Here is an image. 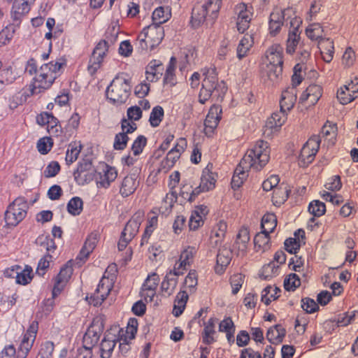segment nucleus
<instances>
[{
	"mask_svg": "<svg viewBox=\"0 0 358 358\" xmlns=\"http://www.w3.org/2000/svg\"><path fill=\"white\" fill-rule=\"evenodd\" d=\"M142 34L147 37L151 49H154L162 41L164 36V29L160 25L151 24L145 27Z\"/></svg>",
	"mask_w": 358,
	"mask_h": 358,
	"instance_id": "11",
	"label": "nucleus"
},
{
	"mask_svg": "<svg viewBox=\"0 0 358 358\" xmlns=\"http://www.w3.org/2000/svg\"><path fill=\"white\" fill-rule=\"evenodd\" d=\"M103 281L104 279L101 280L96 289V292L90 297L89 303L94 306L101 304L109 292L110 289L108 286L104 287Z\"/></svg>",
	"mask_w": 358,
	"mask_h": 358,
	"instance_id": "25",
	"label": "nucleus"
},
{
	"mask_svg": "<svg viewBox=\"0 0 358 358\" xmlns=\"http://www.w3.org/2000/svg\"><path fill=\"white\" fill-rule=\"evenodd\" d=\"M50 141V138H41L37 143L38 152L43 155L47 154L52 147V143Z\"/></svg>",
	"mask_w": 358,
	"mask_h": 358,
	"instance_id": "62",
	"label": "nucleus"
},
{
	"mask_svg": "<svg viewBox=\"0 0 358 358\" xmlns=\"http://www.w3.org/2000/svg\"><path fill=\"white\" fill-rule=\"evenodd\" d=\"M269 159L270 149L268 143L264 141H257L252 149L247 151L236 168L231 179V187L239 188L247 178V172L250 169L260 171L268 162Z\"/></svg>",
	"mask_w": 358,
	"mask_h": 358,
	"instance_id": "1",
	"label": "nucleus"
},
{
	"mask_svg": "<svg viewBox=\"0 0 358 358\" xmlns=\"http://www.w3.org/2000/svg\"><path fill=\"white\" fill-rule=\"evenodd\" d=\"M96 175V171L89 159H82L78 163L77 169L73 172L75 180L82 185L93 180Z\"/></svg>",
	"mask_w": 358,
	"mask_h": 358,
	"instance_id": "5",
	"label": "nucleus"
},
{
	"mask_svg": "<svg viewBox=\"0 0 358 358\" xmlns=\"http://www.w3.org/2000/svg\"><path fill=\"white\" fill-rule=\"evenodd\" d=\"M283 48L279 44L271 46L266 52V57L269 64H278L282 66Z\"/></svg>",
	"mask_w": 358,
	"mask_h": 358,
	"instance_id": "24",
	"label": "nucleus"
},
{
	"mask_svg": "<svg viewBox=\"0 0 358 358\" xmlns=\"http://www.w3.org/2000/svg\"><path fill=\"white\" fill-rule=\"evenodd\" d=\"M222 112V109L219 107L213 106L209 110L208 115L204 121L206 133H212L217 127L221 116L218 114Z\"/></svg>",
	"mask_w": 358,
	"mask_h": 358,
	"instance_id": "20",
	"label": "nucleus"
},
{
	"mask_svg": "<svg viewBox=\"0 0 358 358\" xmlns=\"http://www.w3.org/2000/svg\"><path fill=\"white\" fill-rule=\"evenodd\" d=\"M55 78V75L47 71H43L41 68H40L39 73L34 78V83L30 89L31 94H35L37 88L43 90L49 88Z\"/></svg>",
	"mask_w": 358,
	"mask_h": 358,
	"instance_id": "14",
	"label": "nucleus"
},
{
	"mask_svg": "<svg viewBox=\"0 0 358 358\" xmlns=\"http://www.w3.org/2000/svg\"><path fill=\"white\" fill-rule=\"evenodd\" d=\"M278 271V266H275L274 262H270L262 267L259 275L262 279L267 280L275 275Z\"/></svg>",
	"mask_w": 358,
	"mask_h": 358,
	"instance_id": "50",
	"label": "nucleus"
},
{
	"mask_svg": "<svg viewBox=\"0 0 358 358\" xmlns=\"http://www.w3.org/2000/svg\"><path fill=\"white\" fill-rule=\"evenodd\" d=\"M164 109L160 106L154 107L150 115L149 122L152 127H158L164 117Z\"/></svg>",
	"mask_w": 358,
	"mask_h": 358,
	"instance_id": "47",
	"label": "nucleus"
},
{
	"mask_svg": "<svg viewBox=\"0 0 358 358\" xmlns=\"http://www.w3.org/2000/svg\"><path fill=\"white\" fill-rule=\"evenodd\" d=\"M221 0H208L206 3L202 5L211 18H214L220 8Z\"/></svg>",
	"mask_w": 358,
	"mask_h": 358,
	"instance_id": "54",
	"label": "nucleus"
},
{
	"mask_svg": "<svg viewBox=\"0 0 358 358\" xmlns=\"http://www.w3.org/2000/svg\"><path fill=\"white\" fill-rule=\"evenodd\" d=\"M38 330V322H33L27 329V332L24 334L23 339L22 341H27L34 343L36 333Z\"/></svg>",
	"mask_w": 358,
	"mask_h": 358,
	"instance_id": "57",
	"label": "nucleus"
},
{
	"mask_svg": "<svg viewBox=\"0 0 358 358\" xmlns=\"http://www.w3.org/2000/svg\"><path fill=\"white\" fill-rule=\"evenodd\" d=\"M130 92V80L122 73L115 76L107 87L106 96L113 103L122 104L127 100Z\"/></svg>",
	"mask_w": 358,
	"mask_h": 358,
	"instance_id": "2",
	"label": "nucleus"
},
{
	"mask_svg": "<svg viewBox=\"0 0 358 358\" xmlns=\"http://www.w3.org/2000/svg\"><path fill=\"white\" fill-rule=\"evenodd\" d=\"M296 101V90L294 87H287L282 92L280 101L281 110H290Z\"/></svg>",
	"mask_w": 358,
	"mask_h": 358,
	"instance_id": "21",
	"label": "nucleus"
},
{
	"mask_svg": "<svg viewBox=\"0 0 358 358\" xmlns=\"http://www.w3.org/2000/svg\"><path fill=\"white\" fill-rule=\"evenodd\" d=\"M301 302V308L308 313H313L319 309L317 303L310 298H304Z\"/></svg>",
	"mask_w": 358,
	"mask_h": 358,
	"instance_id": "58",
	"label": "nucleus"
},
{
	"mask_svg": "<svg viewBox=\"0 0 358 358\" xmlns=\"http://www.w3.org/2000/svg\"><path fill=\"white\" fill-rule=\"evenodd\" d=\"M301 285L300 278L296 273H291L285 279L284 287L286 290H294Z\"/></svg>",
	"mask_w": 358,
	"mask_h": 358,
	"instance_id": "53",
	"label": "nucleus"
},
{
	"mask_svg": "<svg viewBox=\"0 0 358 358\" xmlns=\"http://www.w3.org/2000/svg\"><path fill=\"white\" fill-rule=\"evenodd\" d=\"M83 207V200L78 196L72 198L67 203V210L72 215H78L81 213Z\"/></svg>",
	"mask_w": 358,
	"mask_h": 358,
	"instance_id": "44",
	"label": "nucleus"
},
{
	"mask_svg": "<svg viewBox=\"0 0 358 358\" xmlns=\"http://www.w3.org/2000/svg\"><path fill=\"white\" fill-rule=\"evenodd\" d=\"M232 294H236L243 283V277L241 274L234 275L230 280Z\"/></svg>",
	"mask_w": 358,
	"mask_h": 358,
	"instance_id": "60",
	"label": "nucleus"
},
{
	"mask_svg": "<svg viewBox=\"0 0 358 358\" xmlns=\"http://www.w3.org/2000/svg\"><path fill=\"white\" fill-rule=\"evenodd\" d=\"M31 95L24 90H22L13 95L9 101V107L10 109H15L18 106L26 102L27 98Z\"/></svg>",
	"mask_w": 358,
	"mask_h": 358,
	"instance_id": "43",
	"label": "nucleus"
},
{
	"mask_svg": "<svg viewBox=\"0 0 358 358\" xmlns=\"http://www.w3.org/2000/svg\"><path fill=\"white\" fill-rule=\"evenodd\" d=\"M277 225L276 216L273 213L265 214L262 219V229L268 233H271Z\"/></svg>",
	"mask_w": 358,
	"mask_h": 358,
	"instance_id": "42",
	"label": "nucleus"
},
{
	"mask_svg": "<svg viewBox=\"0 0 358 358\" xmlns=\"http://www.w3.org/2000/svg\"><path fill=\"white\" fill-rule=\"evenodd\" d=\"M308 211L315 217H320L324 215L326 211L325 204L322 201L315 200L310 203Z\"/></svg>",
	"mask_w": 358,
	"mask_h": 358,
	"instance_id": "51",
	"label": "nucleus"
},
{
	"mask_svg": "<svg viewBox=\"0 0 358 358\" xmlns=\"http://www.w3.org/2000/svg\"><path fill=\"white\" fill-rule=\"evenodd\" d=\"M138 229L139 227L137 226L134 221L129 220L122 232V235L125 236L127 239L132 240V238L137 234Z\"/></svg>",
	"mask_w": 358,
	"mask_h": 358,
	"instance_id": "55",
	"label": "nucleus"
},
{
	"mask_svg": "<svg viewBox=\"0 0 358 358\" xmlns=\"http://www.w3.org/2000/svg\"><path fill=\"white\" fill-rule=\"evenodd\" d=\"M139 185L137 173H131L126 176L122 181L120 194L123 197H127L134 194Z\"/></svg>",
	"mask_w": 358,
	"mask_h": 358,
	"instance_id": "15",
	"label": "nucleus"
},
{
	"mask_svg": "<svg viewBox=\"0 0 358 358\" xmlns=\"http://www.w3.org/2000/svg\"><path fill=\"white\" fill-rule=\"evenodd\" d=\"M29 206L24 197H18L9 205L5 213V221L8 225L16 226L27 214Z\"/></svg>",
	"mask_w": 358,
	"mask_h": 358,
	"instance_id": "3",
	"label": "nucleus"
},
{
	"mask_svg": "<svg viewBox=\"0 0 358 358\" xmlns=\"http://www.w3.org/2000/svg\"><path fill=\"white\" fill-rule=\"evenodd\" d=\"M216 182L215 175L207 168L202 171L200 187L206 191H209L215 187Z\"/></svg>",
	"mask_w": 358,
	"mask_h": 358,
	"instance_id": "31",
	"label": "nucleus"
},
{
	"mask_svg": "<svg viewBox=\"0 0 358 358\" xmlns=\"http://www.w3.org/2000/svg\"><path fill=\"white\" fill-rule=\"evenodd\" d=\"M355 316V312H353L351 315H348V313H343L340 314L338 315V318L336 320H329L327 321L324 323V325L326 327L329 326L330 327H332L333 328L334 327H345L349 324L352 322V321L354 320Z\"/></svg>",
	"mask_w": 358,
	"mask_h": 358,
	"instance_id": "36",
	"label": "nucleus"
},
{
	"mask_svg": "<svg viewBox=\"0 0 358 358\" xmlns=\"http://www.w3.org/2000/svg\"><path fill=\"white\" fill-rule=\"evenodd\" d=\"M282 66L268 64L266 65L264 76L266 77L267 80L271 81L272 84H275L280 80L282 76Z\"/></svg>",
	"mask_w": 358,
	"mask_h": 358,
	"instance_id": "30",
	"label": "nucleus"
},
{
	"mask_svg": "<svg viewBox=\"0 0 358 358\" xmlns=\"http://www.w3.org/2000/svg\"><path fill=\"white\" fill-rule=\"evenodd\" d=\"M216 319L214 317H211L208 320V321L206 323L204 322V329L202 334L203 342L207 345H210L213 343L215 340L213 337V334H215V323Z\"/></svg>",
	"mask_w": 358,
	"mask_h": 358,
	"instance_id": "33",
	"label": "nucleus"
},
{
	"mask_svg": "<svg viewBox=\"0 0 358 358\" xmlns=\"http://www.w3.org/2000/svg\"><path fill=\"white\" fill-rule=\"evenodd\" d=\"M176 59L172 57L170 59L169 64L166 68L165 76L164 78V83H169L171 85H175V74L174 71L176 69Z\"/></svg>",
	"mask_w": 358,
	"mask_h": 358,
	"instance_id": "48",
	"label": "nucleus"
},
{
	"mask_svg": "<svg viewBox=\"0 0 358 358\" xmlns=\"http://www.w3.org/2000/svg\"><path fill=\"white\" fill-rule=\"evenodd\" d=\"M51 258V255L48 254L40 259L36 269L38 275L43 276L45 274V269L49 267L50 259Z\"/></svg>",
	"mask_w": 358,
	"mask_h": 358,
	"instance_id": "63",
	"label": "nucleus"
},
{
	"mask_svg": "<svg viewBox=\"0 0 358 358\" xmlns=\"http://www.w3.org/2000/svg\"><path fill=\"white\" fill-rule=\"evenodd\" d=\"M345 90L348 92V96H343V94H345L343 88L341 87L337 92V97L340 100L342 104H347L353 100H355L358 96V87L354 88L353 83H350L348 85L344 86Z\"/></svg>",
	"mask_w": 358,
	"mask_h": 358,
	"instance_id": "27",
	"label": "nucleus"
},
{
	"mask_svg": "<svg viewBox=\"0 0 358 358\" xmlns=\"http://www.w3.org/2000/svg\"><path fill=\"white\" fill-rule=\"evenodd\" d=\"M103 329V324L99 320H94L83 336V348L92 350L98 343Z\"/></svg>",
	"mask_w": 358,
	"mask_h": 358,
	"instance_id": "7",
	"label": "nucleus"
},
{
	"mask_svg": "<svg viewBox=\"0 0 358 358\" xmlns=\"http://www.w3.org/2000/svg\"><path fill=\"white\" fill-rule=\"evenodd\" d=\"M252 7L243 3L239 6V13L236 23L237 29L239 32L243 33L249 27V24L252 17Z\"/></svg>",
	"mask_w": 358,
	"mask_h": 358,
	"instance_id": "17",
	"label": "nucleus"
},
{
	"mask_svg": "<svg viewBox=\"0 0 358 358\" xmlns=\"http://www.w3.org/2000/svg\"><path fill=\"white\" fill-rule=\"evenodd\" d=\"M306 35L311 40H319V44L323 45L326 43L327 39L322 37L323 29L319 24L310 25L306 29Z\"/></svg>",
	"mask_w": 358,
	"mask_h": 358,
	"instance_id": "34",
	"label": "nucleus"
},
{
	"mask_svg": "<svg viewBox=\"0 0 358 358\" xmlns=\"http://www.w3.org/2000/svg\"><path fill=\"white\" fill-rule=\"evenodd\" d=\"M108 49V43L103 40L101 41L94 49L92 57L90 59L88 70L90 73H94L100 67L103 57Z\"/></svg>",
	"mask_w": 358,
	"mask_h": 358,
	"instance_id": "8",
	"label": "nucleus"
},
{
	"mask_svg": "<svg viewBox=\"0 0 358 358\" xmlns=\"http://www.w3.org/2000/svg\"><path fill=\"white\" fill-rule=\"evenodd\" d=\"M103 172V176L101 173H99L100 180L97 181V183L99 184L101 187L106 188L110 185L111 182L115 180L117 173L115 168L108 166V165H105Z\"/></svg>",
	"mask_w": 358,
	"mask_h": 358,
	"instance_id": "28",
	"label": "nucleus"
},
{
	"mask_svg": "<svg viewBox=\"0 0 358 358\" xmlns=\"http://www.w3.org/2000/svg\"><path fill=\"white\" fill-rule=\"evenodd\" d=\"M35 0H14L10 11L13 21L20 22L22 17L29 13L31 5Z\"/></svg>",
	"mask_w": 358,
	"mask_h": 358,
	"instance_id": "13",
	"label": "nucleus"
},
{
	"mask_svg": "<svg viewBox=\"0 0 358 358\" xmlns=\"http://www.w3.org/2000/svg\"><path fill=\"white\" fill-rule=\"evenodd\" d=\"M207 16H209V15L206 8L203 6H196L192 9V22L194 25L199 26L205 21Z\"/></svg>",
	"mask_w": 358,
	"mask_h": 358,
	"instance_id": "39",
	"label": "nucleus"
},
{
	"mask_svg": "<svg viewBox=\"0 0 358 358\" xmlns=\"http://www.w3.org/2000/svg\"><path fill=\"white\" fill-rule=\"evenodd\" d=\"M292 10L290 9L284 10L283 11L273 12L270 15L269 20V29L272 34L275 35L279 32L281 26L283 24L286 16L289 17V13Z\"/></svg>",
	"mask_w": 358,
	"mask_h": 358,
	"instance_id": "19",
	"label": "nucleus"
},
{
	"mask_svg": "<svg viewBox=\"0 0 358 358\" xmlns=\"http://www.w3.org/2000/svg\"><path fill=\"white\" fill-rule=\"evenodd\" d=\"M285 334V329L281 324H276L268 329L266 338L269 342L278 344L282 341Z\"/></svg>",
	"mask_w": 358,
	"mask_h": 358,
	"instance_id": "26",
	"label": "nucleus"
},
{
	"mask_svg": "<svg viewBox=\"0 0 358 358\" xmlns=\"http://www.w3.org/2000/svg\"><path fill=\"white\" fill-rule=\"evenodd\" d=\"M232 257V251L224 245L219 249L217 255V264L215 267V273L222 274L229 264Z\"/></svg>",
	"mask_w": 358,
	"mask_h": 358,
	"instance_id": "18",
	"label": "nucleus"
},
{
	"mask_svg": "<svg viewBox=\"0 0 358 358\" xmlns=\"http://www.w3.org/2000/svg\"><path fill=\"white\" fill-rule=\"evenodd\" d=\"M122 132L117 134L115 136L113 148L116 150H123L127 145L129 137L128 134L133 133L136 129V123H130L126 118L121 121Z\"/></svg>",
	"mask_w": 358,
	"mask_h": 358,
	"instance_id": "6",
	"label": "nucleus"
},
{
	"mask_svg": "<svg viewBox=\"0 0 358 358\" xmlns=\"http://www.w3.org/2000/svg\"><path fill=\"white\" fill-rule=\"evenodd\" d=\"M269 234L265 231H262L261 232L256 234L254 238V243L256 248H262L264 251L266 250L269 246Z\"/></svg>",
	"mask_w": 358,
	"mask_h": 358,
	"instance_id": "46",
	"label": "nucleus"
},
{
	"mask_svg": "<svg viewBox=\"0 0 358 358\" xmlns=\"http://www.w3.org/2000/svg\"><path fill=\"white\" fill-rule=\"evenodd\" d=\"M31 273L32 268L29 266H26L23 270L21 268L17 273L16 282L23 285L28 284L32 279Z\"/></svg>",
	"mask_w": 358,
	"mask_h": 358,
	"instance_id": "49",
	"label": "nucleus"
},
{
	"mask_svg": "<svg viewBox=\"0 0 358 358\" xmlns=\"http://www.w3.org/2000/svg\"><path fill=\"white\" fill-rule=\"evenodd\" d=\"M187 300L188 294L185 291H180L178 293L173 310V314L176 317H179L182 313Z\"/></svg>",
	"mask_w": 358,
	"mask_h": 358,
	"instance_id": "35",
	"label": "nucleus"
},
{
	"mask_svg": "<svg viewBox=\"0 0 358 358\" xmlns=\"http://www.w3.org/2000/svg\"><path fill=\"white\" fill-rule=\"evenodd\" d=\"M301 23V19L296 17L292 18L289 22L290 27L292 28V29L289 30L288 38L287 41L286 50L289 54H292L295 51V48L299 43L300 39L299 27Z\"/></svg>",
	"mask_w": 358,
	"mask_h": 358,
	"instance_id": "12",
	"label": "nucleus"
},
{
	"mask_svg": "<svg viewBox=\"0 0 358 358\" xmlns=\"http://www.w3.org/2000/svg\"><path fill=\"white\" fill-rule=\"evenodd\" d=\"M286 112L281 110L279 113H274L266 122L267 127L270 128L280 127L286 120Z\"/></svg>",
	"mask_w": 358,
	"mask_h": 358,
	"instance_id": "40",
	"label": "nucleus"
},
{
	"mask_svg": "<svg viewBox=\"0 0 358 358\" xmlns=\"http://www.w3.org/2000/svg\"><path fill=\"white\" fill-rule=\"evenodd\" d=\"M320 144V138L318 136H313L308 139L301 150L299 155V164L306 166L310 164L316 155Z\"/></svg>",
	"mask_w": 358,
	"mask_h": 358,
	"instance_id": "4",
	"label": "nucleus"
},
{
	"mask_svg": "<svg viewBox=\"0 0 358 358\" xmlns=\"http://www.w3.org/2000/svg\"><path fill=\"white\" fill-rule=\"evenodd\" d=\"M82 146L80 144L78 145L76 143H71L66 153V162L68 165L73 163L78 157L81 151Z\"/></svg>",
	"mask_w": 358,
	"mask_h": 358,
	"instance_id": "45",
	"label": "nucleus"
},
{
	"mask_svg": "<svg viewBox=\"0 0 358 358\" xmlns=\"http://www.w3.org/2000/svg\"><path fill=\"white\" fill-rule=\"evenodd\" d=\"M159 281V275L157 273H153L148 276L143 285L142 289L150 292V301H152V299L155 295V290L157 287Z\"/></svg>",
	"mask_w": 358,
	"mask_h": 358,
	"instance_id": "37",
	"label": "nucleus"
},
{
	"mask_svg": "<svg viewBox=\"0 0 358 358\" xmlns=\"http://www.w3.org/2000/svg\"><path fill=\"white\" fill-rule=\"evenodd\" d=\"M213 73V70L211 73L208 70L206 73H203L206 77L202 81V87L208 90V92L215 93V96H220L222 94H224L227 91V87L224 82L218 83L217 78L215 76L211 75Z\"/></svg>",
	"mask_w": 358,
	"mask_h": 358,
	"instance_id": "10",
	"label": "nucleus"
},
{
	"mask_svg": "<svg viewBox=\"0 0 358 358\" xmlns=\"http://www.w3.org/2000/svg\"><path fill=\"white\" fill-rule=\"evenodd\" d=\"M116 336L111 333L106 334L100 345L101 357L110 358L116 345Z\"/></svg>",
	"mask_w": 358,
	"mask_h": 358,
	"instance_id": "22",
	"label": "nucleus"
},
{
	"mask_svg": "<svg viewBox=\"0 0 358 358\" xmlns=\"http://www.w3.org/2000/svg\"><path fill=\"white\" fill-rule=\"evenodd\" d=\"M137 325L138 323L136 319L130 320L128 322V326L126 330V336L124 338H127V339H129V341L134 339L137 331Z\"/></svg>",
	"mask_w": 358,
	"mask_h": 358,
	"instance_id": "64",
	"label": "nucleus"
},
{
	"mask_svg": "<svg viewBox=\"0 0 358 358\" xmlns=\"http://www.w3.org/2000/svg\"><path fill=\"white\" fill-rule=\"evenodd\" d=\"M337 132V127L334 124H325L322 128L320 138L327 139L331 144H334Z\"/></svg>",
	"mask_w": 358,
	"mask_h": 358,
	"instance_id": "41",
	"label": "nucleus"
},
{
	"mask_svg": "<svg viewBox=\"0 0 358 358\" xmlns=\"http://www.w3.org/2000/svg\"><path fill=\"white\" fill-rule=\"evenodd\" d=\"M284 245L285 250L290 254H296L300 248L299 241L293 238L286 239Z\"/></svg>",
	"mask_w": 358,
	"mask_h": 358,
	"instance_id": "59",
	"label": "nucleus"
},
{
	"mask_svg": "<svg viewBox=\"0 0 358 358\" xmlns=\"http://www.w3.org/2000/svg\"><path fill=\"white\" fill-rule=\"evenodd\" d=\"M98 238L99 234L96 231H93L88 236L77 257V260L80 262H78L80 266L86 261L90 254L94 250L98 242Z\"/></svg>",
	"mask_w": 358,
	"mask_h": 358,
	"instance_id": "16",
	"label": "nucleus"
},
{
	"mask_svg": "<svg viewBox=\"0 0 358 358\" xmlns=\"http://www.w3.org/2000/svg\"><path fill=\"white\" fill-rule=\"evenodd\" d=\"M35 243L39 245L41 248L45 249L48 254L50 255L53 252L57 245L53 238H50V236L41 235L35 241Z\"/></svg>",
	"mask_w": 358,
	"mask_h": 358,
	"instance_id": "38",
	"label": "nucleus"
},
{
	"mask_svg": "<svg viewBox=\"0 0 358 358\" xmlns=\"http://www.w3.org/2000/svg\"><path fill=\"white\" fill-rule=\"evenodd\" d=\"M147 144V138L142 135L138 136L134 141L131 146V151L134 156L139 155Z\"/></svg>",
	"mask_w": 358,
	"mask_h": 358,
	"instance_id": "52",
	"label": "nucleus"
},
{
	"mask_svg": "<svg viewBox=\"0 0 358 358\" xmlns=\"http://www.w3.org/2000/svg\"><path fill=\"white\" fill-rule=\"evenodd\" d=\"M73 273L72 262L69 261L60 270L55 280V285L52 289V298L56 297L63 289L66 282L71 278Z\"/></svg>",
	"mask_w": 358,
	"mask_h": 358,
	"instance_id": "9",
	"label": "nucleus"
},
{
	"mask_svg": "<svg viewBox=\"0 0 358 358\" xmlns=\"http://www.w3.org/2000/svg\"><path fill=\"white\" fill-rule=\"evenodd\" d=\"M60 171V166L57 162H50L44 171V176L46 178L55 176Z\"/></svg>",
	"mask_w": 358,
	"mask_h": 358,
	"instance_id": "61",
	"label": "nucleus"
},
{
	"mask_svg": "<svg viewBox=\"0 0 358 358\" xmlns=\"http://www.w3.org/2000/svg\"><path fill=\"white\" fill-rule=\"evenodd\" d=\"M127 116L130 123H134V121L139 120L142 117V110L140 106H134L129 107L127 110Z\"/></svg>",
	"mask_w": 358,
	"mask_h": 358,
	"instance_id": "56",
	"label": "nucleus"
},
{
	"mask_svg": "<svg viewBox=\"0 0 358 358\" xmlns=\"http://www.w3.org/2000/svg\"><path fill=\"white\" fill-rule=\"evenodd\" d=\"M180 274V272L176 271L175 268L173 271H171L166 275L162 282L161 288L167 296H170L173 293L178 283L177 276Z\"/></svg>",
	"mask_w": 358,
	"mask_h": 358,
	"instance_id": "23",
	"label": "nucleus"
},
{
	"mask_svg": "<svg viewBox=\"0 0 358 358\" xmlns=\"http://www.w3.org/2000/svg\"><path fill=\"white\" fill-rule=\"evenodd\" d=\"M250 241V234L248 229L242 228L236 236V240L233 245L234 250L245 252L247 249L248 243Z\"/></svg>",
	"mask_w": 358,
	"mask_h": 358,
	"instance_id": "29",
	"label": "nucleus"
},
{
	"mask_svg": "<svg viewBox=\"0 0 358 358\" xmlns=\"http://www.w3.org/2000/svg\"><path fill=\"white\" fill-rule=\"evenodd\" d=\"M171 13L169 7L157 8L152 13V19L153 23L152 24L160 25L166 22L170 17Z\"/></svg>",
	"mask_w": 358,
	"mask_h": 358,
	"instance_id": "32",
	"label": "nucleus"
}]
</instances>
